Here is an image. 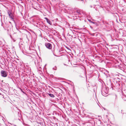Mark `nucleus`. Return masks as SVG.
<instances>
[{
  "mask_svg": "<svg viewBox=\"0 0 126 126\" xmlns=\"http://www.w3.org/2000/svg\"><path fill=\"white\" fill-rule=\"evenodd\" d=\"M8 14L10 17V20H11V21H9V22L10 23H14V16L13 15V13L10 12V13L8 12Z\"/></svg>",
  "mask_w": 126,
  "mask_h": 126,
  "instance_id": "1",
  "label": "nucleus"
},
{
  "mask_svg": "<svg viewBox=\"0 0 126 126\" xmlns=\"http://www.w3.org/2000/svg\"><path fill=\"white\" fill-rule=\"evenodd\" d=\"M46 47L49 49H51L52 48L51 45L50 43H46L45 44Z\"/></svg>",
  "mask_w": 126,
  "mask_h": 126,
  "instance_id": "2",
  "label": "nucleus"
},
{
  "mask_svg": "<svg viewBox=\"0 0 126 126\" xmlns=\"http://www.w3.org/2000/svg\"><path fill=\"white\" fill-rule=\"evenodd\" d=\"M1 75L3 77H6L7 76V74L4 71L2 70L1 72Z\"/></svg>",
  "mask_w": 126,
  "mask_h": 126,
  "instance_id": "3",
  "label": "nucleus"
},
{
  "mask_svg": "<svg viewBox=\"0 0 126 126\" xmlns=\"http://www.w3.org/2000/svg\"><path fill=\"white\" fill-rule=\"evenodd\" d=\"M49 95V96H50L51 97H54V95L53 94H48Z\"/></svg>",
  "mask_w": 126,
  "mask_h": 126,
  "instance_id": "4",
  "label": "nucleus"
},
{
  "mask_svg": "<svg viewBox=\"0 0 126 126\" xmlns=\"http://www.w3.org/2000/svg\"><path fill=\"white\" fill-rule=\"evenodd\" d=\"M45 19L47 20V22L49 23V24H50V22L49 20L47 18H45Z\"/></svg>",
  "mask_w": 126,
  "mask_h": 126,
  "instance_id": "5",
  "label": "nucleus"
}]
</instances>
